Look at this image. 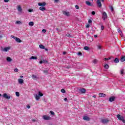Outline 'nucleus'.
<instances>
[{
	"label": "nucleus",
	"mask_w": 125,
	"mask_h": 125,
	"mask_svg": "<svg viewBox=\"0 0 125 125\" xmlns=\"http://www.w3.org/2000/svg\"><path fill=\"white\" fill-rule=\"evenodd\" d=\"M125 72V69H121V75H124V72Z\"/></svg>",
	"instance_id": "obj_29"
},
{
	"label": "nucleus",
	"mask_w": 125,
	"mask_h": 125,
	"mask_svg": "<svg viewBox=\"0 0 125 125\" xmlns=\"http://www.w3.org/2000/svg\"><path fill=\"white\" fill-rule=\"evenodd\" d=\"M39 47H40V48H41V49H45V47L42 44H40L39 45Z\"/></svg>",
	"instance_id": "obj_23"
},
{
	"label": "nucleus",
	"mask_w": 125,
	"mask_h": 125,
	"mask_svg": "<svg viewBox=\"0 0 125 125\" xmlns=\"http://www.w3.org/2000/svg\"><path fill=\"white\" fill-rule=\"evenodd\" d=\"M50 113L51 114V115H52V116H54V112H53V111H50Z\"/></svg>",
	"instance_id": "obj_40"
},
{
	"label": "nucleus",
	"mask_w": 125,
	"mask_h": 125,
	"mask_svg": "<svg viewBox=\"0 0 125 125\" xmlns=\"http://www.w3.org/2000/svg\"><path fill=\"white\" fill-rule=\"evenodd\" d=\"M29 25L31 26H34V22H33V21L30 22L29 23Z\"/></svg>",
	"instance_id": "obj_27"
},
{
	"label": "nucleus",
	"mask_w": 125,
	"mask_h": 125,
	"mask_svg": "<svg viewBox=\"0 0 125 125\" xmlns=\"http://www.w3.org/2000/svg\"><path fill=\"white\" fill-rule=\"evenodd\" d=\"M101 122L102 124H108V123L109 122V120L106 119H102Z\"/></svg>",
	"instance_id": "obj_6"
},
{
	"label": "nucleus",
	"mask_w": 125,
	"mask_h": 125,
	"mask_svg": "<svg viewBox=\"0 0 125 125\" xmlns=\"http://www.w3.org/2000/svg\"><path fill=\"white\" fill-rule=\"evenodd\" d=\"M18 11H20V12L22 11V8H21V6H19L18 7Z\"/></svg>",
	"instance_id": "obj_25"
},
{
	"label": "nucleus",
	"mask_w": 125,
	"mask_h": 125,
	"mask_svg": "<svg viewBox=\"0 0 125 125\" xmlns=\"http://www.w3.org/2000/svg\"><path fill=\"white\" fill-rule=\"evenodd\" d=\"M85 3L88 6H93V5L89 1H86Z\"/></svg>",
	"instance_id": "obj_12"
},
{
	"label": "nucleus",
	"mask_w": 125,
	"mask_h": 125,
	"mask_svg": "<svg viewBox=\"0 0 125 125\" xmlns=\"http://www.w3.org/2000/svg\"><path fill=\"white\" fill-rule=\"evenodd\" d=\"M20 78H21L22 79V78H23V76L21 75L20 76Z\"/></svg>",
	"instance_id": "obj_61"
},
{
	"label": "nucleus",
	"mask_w": 125,
	"mask_h": 125,
	"mask_svg": "<svg viewBox=\"0 0 125 125\" xmlns=\"http://www.w3.org/2000/svg\"><path fill=\"white\" fill-rule=\"evenodd\" d=\"M97 3L99 7H101V6H102V4L101 3L100 0H97Z\"/></svg>",
	"instance_id": "obj_13"
},
{
	"label": "nucleus",
	"mask_w": 125,
	"mask_h": 125,
	"mask_svg": "<svg viewBox=\"0 0 125 125\" xmlns=\"http://www.w3.org/2000/svg\"><path fill=\"white\" fill-rule=\"evenodd\" d=\"M94 38H97V35H94Z\"/></svg>",
	"instance_id": "obj_58"
},
{
	"label": "nucleus",
	"mask_w": 125,
	"mask_h": 125,
	"mask_svg": "<svg viewBox=\"0 0 125 125\" xmlns=\"http://www.w3.org/2000/svg\"><path fill=\"white\" fill-rule=\"evenodd\" d=\"M39 63H40V64H42V63H43V62L42 61H40L39 62Z\"/></svg>",
	"instance_id": "obj_53"
},
{
	"label": "nucleus",
	"mask_w": 125,
	"mask_h": 125,
	"mask_svg": "<svg viewBox=\"0 0 125 125\" xmlns=\"http://www.w3.org/2000/svg\"><path fill=\"white\" fill-rule=\"evenodd\" d=\"M29 59L30 60H37V59H38V58L35 56H31V57H30Z\"/></svg>",
	"instance_id": "obj_21"
},
{
	"label": "nucleus",
	"mask_w": 125,
	"mask_h": 125,
	"mask_svg": "<svg viewBox=\"0 0 125 125\" xmlns=\"http://www.w3.org/2000/svg\"><path fill=\"white\" fill-rule=\"evenodd\" d=\"M86 28H89V24H88L86 25Z\"/></svg>",
	"instance_id": "obj_51"
},
{
	"label": "nucleus",
	"mask_w": 125,
	"mask_h": 125,
	"mask_svg": "<svg viewBox=\"0 0 125 125\" xmlns=\"http://www.w3.org/2000/svg\"><path fill=\"white\" fill-rule=\"evenodd\" d=\"M43 73H44L45 74H47V73L48 72V70L47 69L46 70H44L43 71Z\"/></svg>",
	"instance_id": "obj_37"
},
{
	"label": "nucleus",
	"mask_w": 125,
	"mask_h": 125,
	"mask_svg": "<svg viewBox=\"0 0 125 125\" xmlns=\"http://www.w3.org/2000/svg\"><path fill=\"white\" fill-rule=\"evenodd\" d=\"M36 120H35V119H33L32 120V122H33V123H35V122H36Z\"/></svg>",
	"instance_id": "obj_57"
},
{
	"label": "nucleus",
	"mask_w": 125,
	"mask_h": 125,
	"mask_svg": "<svg viewBox=\"0 0 125 125\" xmlns=\"http://www.w3.org/2000/svg\"><path fill=\"white\" fill-rule=\"evenodd\" d=\"M117 118H118V120H119V121H122L123 123H125V117L124 116H121V115L118 114L117 115Z\"/></svg>",
	"instance_id": "obj_2"
},
{
	"label": "nucleus",
	"mask_w": 125,
	"mask_h": 125,
	"mask_svg": "<svg viewBox=\"0 0 125 125\" xmlns=\"http://www.w3.org/2000/svg\"><path fill=\"white\" fill-rule=\"evenodd\" d=\"M11 37L14 39L17 42H22V41H21V39H20L19 38H17L14 36L12 35Z\"/></svg>",
	"instance_id": "obj_3"
},
{
	"label": "nucleus",
	"mask_w": 125,
	"mask_h": 125,
	"mask_svg": "<svg viewBox=\"0 0 125 125\" xmlns=\"http://www.w3.org/2000/svg\"><path fill=\"white\" fill-rule=\"evenodd\" d=\"M110 59H111V58H104V61H107L110 60Z\"/></svg>",
	"instance_id": "obj_35"
},
{
	"label": "nucleus",
	"mask_w": 125,
	"mask_h": 125,
	"mask_svg": "<svg viewBox=\"0 0 125 125\" xmlns=\"http://www.w3.org/2000/svg\"><path fill=\"white\" fill-rule=\"evenodd\" d=\"M69 68H70V67H67V69H69Z\"/></svg>",
	"instance_id": "obj_64"
},
{
	"label": "nucleus",
	"mask_w": 125,
	"mask_h": 125,
	"mask_svg": "<svg viewBox=\"0 0 125 125\" xmlns=\"http://www.w3.org/2000/svg\"><path fill=\"white\" fill-rule=\"evenodd\" d=\"M102 18L104 21H105L106 19H107V13H106L105 12H103L102 14Z\"/></svg>",
	"instance_id": "obj_4"
},
{
	"label": "nucleus",
	"mask_w": 125,
	"mask_h": 125,
	"mask_svg": "<svg viewBox=\"0 0 125 125\" xmlns=\"http://www.w3.org/2000/svg\"><path fill=\"white\" fill-rule=\"evenodd\" d=\"M98 49H101V46L100 45L98 46Z\"/></svg>",
	"instance_id": "obj_50"
},
{
	"label": "nucleus",
	"mask_w": 125,
	"mask_h": 125,
	"mask_svg": "<svg viewBox=\"0 0 125 125\" xmlns=\"http://www.w3.org/2000/svg\"><path fill=\"white\" fill-rule=\"evenodd\" d=\"M99 96L100 97H105L106 96V94L103 93H100L99 94Z\"/></svg>",
	"instance_id": "obj_14"
},
{
	"label": "nucleus",
	"mask_w": 125,
	"mask_h": 125,
	"mask_svg": "<svg viewBox=\"0 0 125 125\" xmlns=\"http://www.w3.org/2000/svg\"><path fill=\"white\" fill-rule=\"evenodd\" d=\"M83 48L84 50H89V47L88 46H85Z\"/></svg>",
	"instance_id": "obj_26"
},
{
	"label": "nucleus",
	"mask_w": 125,
	"mask_h": 125,
	"mask_svg": "<svg viewBox=\"0 0 125 125\" xmlns=\"http://www.w3.org/2000/svg\"><path fill=\"white\" fill-rule=\"evenodd\" d=\"M16 24H18V25H21V22L20 21H16Z\"/></svg>",
	"instance_id": "obj_31"
},
{
	"label": "nucleus",
	"mask_w": 125,
	"mask_h": 125,
	"mask_svg": "<svg viewBox=\"0 0 125 125\" xmlns=\"http://www.w3.org/2000/svg\"><path fill=\"white\" fill-rule=\"evenodd\" d=\"M43 63H47V61L46 60H43L42 61Z\"/></svg>",
	"instance_id": "obj_42"
},
{
	"label": "nucleus",
	"mask_w": 125,
	"mask_h": 125,
	"mask_svg": "<svg viewBox=\"0 0 125 125\" xmlns=\"http://www.w3.org/2000/svg\"><path fill=\"white\" fill-rule=\"evenodd\" d=\"M104 68H105V69H109V65H108V64H105V65H104Z\"/></svg>",
	"instance_id": "obj_33"
},
{
	"label": "nucleus",
	"mask_w": 125,
	"mask_h": 125,
	"mask_svg": "<svg viewBox=\"0 0 125 125\" xmlns=\"http://www.w3.org/2000/svg\"><path fill=\"white\" fill-rule=\"evenodd\" d=\"M115 99H116V98L114 96H112L109 98V101L110 102H113V101H115Z\"/></svg>",
	"instance_id": "obj_11"
},
{
	"label": "nucleus",
	"mask_w": 125,
	"mask_h": 125,
	"mask_svg": "<svg viewBox=\"0 0 125 125\" xmlns=\"http://www.w3.org/2000/svg\"><path fill=\"white\" fill-rule=\"evenodd\" d=\"M40 10H41V11H44V10H46V9L44 6H41L39 8Z\"/></svg>",
	"instance_id": "obj_16"
},
{
	"label": "nucleus",
	"mask_w": 125,
	"mask_h": 125,
	"mask_svg": "<svg viewBox=\"0 0 125 125\" xmlns=\"http://www.w3.org/2000/svg\"><path fill=\"white\" fill-rule=\"evenodd\" d=\"M18 81L19 83H20L21 84H22V83H24V80H23L22 79H18Z\"/></svg>",
	"instance_id": "obj_18"
},
{
	"label": "nucleus",
	"mask_w": 125,
	"mask_h": 125,
	"mask_svg": "<svg viewBox=\"0 0 125 125\" xmlns=\"http://www.w3.org/2000/svg\"><path fill=\"white\" fill-rule=\"evenodd\" d=\"M109 8L111 9V11H114V8H113V6H109Z\"/></svg>",
	"instance_id": "obj_38"
},
{
	"label": "nucleus",
	"mask_w": 125,
	"mask_h": 125,
	"mask_svg": "<svg viewBox=\"0 0 125 125\" xmlns=\"http://www.w3.org/2000/svg\"><path fill=\"white\" fill-rule=\"evenodd\" d=\"M43 120H45V121H48V120H50V117L44 115L43 116Z\"/></svg>",
	"instance_id": "obj_9"
},
{
	"label": "nucleus",
	"mask_w": 125,
	"mask_h": 125,
	"mask_svg": "<svg viewBox=\"0 0 125 125\" xmlns=\"http://www.w3.org/2000/svg\"><path fill=\"white\" fill-rule=\"evenodd\" d=\"M32 79H33L34 80H36V79H39V78H38V77H37L36 75H33L32 76Z\"/></svg>",
	"instance_id": "obj_24"
},
{
	"label": "nucleus",
	"mask_w": 125,
	"mask_h": 125,
	"mask_svg": "<svg viewBox=\"0 0 125 125\" xmlns=\"http://www.w3.org/2000/svg\"><path fill=\"white\" fill-rule=\"evenodd\" d=\"M88 23L89 24H91V23H92V21H91V20H89Z\"/></svg>",
	"instance_id": "obj_46"
},
{
	"label": "nucleus",
	"mask_w": 125,
	"mask_h": 125,
	"mask_svg": "<svg viewBox=\"0 0 125 125\" xmlns=\"http://www.w3.org/2000/svg\"><path fill=\"white\" fill-rule=\"evenodd\" d=\"M79 90L81 93H85V91H86V90H85L84 88L81 89Z\"/></svg>",
	"instance_id": "obj_17"
},
{
	"label": "nucleus",
	"mask_w": 125,
	"mask_h": 125,
	"mask_svg": "<svg viewBox=\"0 0 125 125\" xmlns=\"http://www.w3.org/2000/svg\"><path fill=\"white\" fill-rule=\"evenodd\" d=\"M83 120H84V121H86L87 122H89V121H90V118H89V117H88V116H84L83 117Z\"/></svg>",
	"instance_id": "obj_10"
},
{
	"label": "nucleus",
	"mask_w": 125,
	"mask_h": 125,
	"mask_svg": "<svg viewBox=\"0 0 125 125\" xmlns=\"http://www.w3.org/2000/svg\"><path fill=\"white\" fill-rule=\"evenodd\" d=\"M78 56H82L83 55V53H82V52H79L78 53Z\"/></svg>",
	"instance_id": "obj_36"
},
{
	"label": "nucleus",
	"mask_w": 125,
	"mask_h": 125,
	"mask_svg": "<svg viewBox=\"0 0 125 125\" xmlns=\"http://www.w3.org/2000/svg\"><path fill=\"white\" fill-rule=\"evenodd\" d=\"M61 91V92H62V93H66V90H65V89H62Z\"/></svg>",
	"instance_id": "obj_32"
},
{
	"label": "nucleus",
	"mask_w": 125,
	"mask_h": 125,
	"mask_svg": "<svg viewBox=\"0 0 125 125\" xmlns=\"http://www.w3.org/2000/svg\"><path fill=\"white\" fill-rule=\"evenodd\" d=\"M16 95L18 97H19V96H20V93H19V92H16Z\"/></svg>",
	"instance_id": "obj_30"
},
{
	"label": "nucleus",
	"mask_w": 125,
	"mask_h": 125,
	"mask_svg": "<svg viewBox=\"0 0 125 125\" xmlns=\"http://www.w3.org/2000/svg\"><path fill=\"white\" fill-rule=\"evenodd\" d=\"M64 101H68V99L67 98H65L64 99Z\"/></svg>",
	"instance_id": "obj_54"
},
{
	"label": "nucleus",
	"mask_w": 125,
	"mask_h": 125,
	"mask_svg": "<svg viewBox=\"0 0 125 125\" xmlns=\"http://www.w3.org/2000/svg\"><path fill=\"white\" fill-rule=\"evenodd\" d=\"M91 15H95V12L94 11H92Z\"/></svg>",
	"instance_id": "obj_45"
},
{
	"label": "nucleus",
	"mask_w": 125,
	"mask_h": 125,
	"mask_svg": "<svg viewBox=\"0 0 125 125\" xmlns=\"http://www.w3.org/2000/svg\"><path fill=\"white\" fill-rule=\"evenodd\" d=\"M75 8L76 9H79L80 8V7L78 5H75Z\"/></svg>",
	"instance_id": "obj_41"
},
{
	"label": "nucleus",
	"mask_w": 125,
	"mask_h": 125,
	"mask_svg": "<svg viewBox=\"0 0 125 125\" xmlns=\"http://www.w3.org/2000/svg\"><path fill=\"white\" fill-rule=\"evenodd\" d=\"M14 71L16 72V73H17V72H18V68H15L14 69Z\"/></svg>",
	"instance_id": "obj_47"
},
{
	"label": "nucleus",
	"mask_w": 125,
	"mask_h": 125,
	"mask_svg": "<svg viewBox=\"0 0 125 125\" xmlns=\"http://www.w3.org/2000/svg\"><path fill=\"white\" fill-rule=\"evenodd\" d=\"M42 32L44 33H46V30H45L44 29H42Z\"/></svg>",
	"instance_id": "obj_43"
},
{
	"label": "nucleus",
	"mask_w": 125,
	"mask_h": 125,
	"mask_svg": "<svg viewBox=\"0 0 125 125\" xmlns=\"http://www.w3.org/2000/svg\"><path fill=\"white\" fill-rule=\"evenodd\" d=\"M42 96H43V94L42 93L41 91L38 92V94L35 95V99H36V100H40V98H41Z\"/></svg>",
	"instance_id": "obj_1"
},
{
	"label": "nucleus",
	"mask_w": 125,
	"mask_h": 125,
	"mask_svg": "<svg viewBox=\"0 0 125 125\" xmlns=\"http://www.w3.org/2000/svg\"><path fill=\"white\" fill-rule=\"evenodd\" d=\"M27 108H28V109H30V105L27 106Z\"/></svg>",
	"instance_id": "obj_60"
},
{
	"label": "nucleus",
	"mask_w": 125,
	"mask_h": 125,
	"mask_svg": "<svg viewBox=\"0 0 125 125\" xmlns=\"http://www.w3.org/2000/svg\"><path fill=\"white\" fill-rule=\"evenodd\" d=\"M63 14L64 15H65V16H70V14L69 13V12L65 11H63Z\"/></svg>",
	"instance_id": "obj_19"
},
{
	"label": "nucleus",
	"mask_w": 125,
	"mask_h": 125,
	"mask_svg": "<svg viewBox=\"0 0 125 125\" xmlns=\"http://www.w3.org/2000/svg\"><path fill=\"white\" fill-rule=\"evenodd\" d=\"M101 30H104V26L101 25Z\"/></svg>",
	"instance_id": "obj_48"
},
{
	"label": "nucleus",
	"mask_w": 125,
	"mask_h": 125,
	"mask_svg": "<svg viewBox=\"0 0 125 125\" xmlns=\"http://www.w3.org/2000/svg\"><path fill=\"white\" fill-rule=\"evenodd\" d=\"M1 94H0V97H1Z\"/></svg>",
	"instance_id": "obj_63"
},
{
	"label": "nucleus",
	"mask_w": 125,
	"mask_h": 125,
	"mask_svg": "<svg viewBox=\"0 0 125 125\" xmlns=\"http://www.w3.org/2000/svg\"><path fill=\"white\" fill-rule=\"evenodd\" d=\"M92 97H93L94 98H96V95H94L93 96H92Z\"/></svg>",
	"instance_id": "obj_55"
},
{
	"label": "nucleus",
	"mask_w": 125,
	"mask_h": 125,
	"mask_svg": "<svg viewBox=\"0 0 125 125\" xmlns=\"http://www.w3.org/2000/svg\"><path fill=\"white\" fill-rule=\"evenodd\" d=\"M38 5L39 6H45V5H46V3H45V2H39Z\"/></svg>",
	"instance_id": "obj_8"
},
{
	"label": "nucleus",
	"mask_w": 125,
	"mask_h": 125,
	"mask_svg": "<svg viewBox=\"0 0 125 125\" xmlns=\"http://www.w3.org/2000/svg\"><path fill=\"white\" fill-rule=\"evenodd\" d=\"M44 49L45 50H46V51H48V49L46 48H45V49Z\"/></svg>",
	"instance_id": "obj_56"
},
{
	"label": "nucleus",
	"mask_w": 125,
	"mask_h": 125,
	"mask_svg": "<svg viewBox=\"0 0 125 125\" xmlns=\"http://www.w3.org/2000/svg\"><path fill=\"white\" fill-rule=\"evenodd\" d=\"M28 11H29V12H33V9H29Z\"/></svg>",
	"instance_id": "obj_49"
},
{
	"label": "nucleus",
	"mask_w": 125,
	"mask_h": 125,
	"mask_svg": "<svg viewBox=\"0 0 125 125\" xmlns=\"http://www.w3.org/2000/svg\"><path fill=\"white\" fill-rule=\"evenodd\" d=\"M93 63H94V64H96V63H97V60H94L93 61Z\"/></svg>",
	"instance_id": "obj_39"
},
{
	"label": "nucleus",
	"mask_w": 125,
	"mask_h": 125,
	"mask_svg": "<svg viewBox=\"0 0 125 125\" xmlns=\"http://www.w3.org/2000/svg\"><path fill=\"white\" fill-rule=\"evenodd\" d=\"M4 2H8L9 1V0H4Z\"/></svg>",
	"instance_id": "obj_52"
},
{
	"label": "nucleus",
	"mask_w": 125,
	"mask_h": 125,
	"mask_svg": "<svg viewBox=\"0 0 125 125\" xmlns=\"http://www.w3.org/2000/svg\"><path fill=\"white\" fill-rule=\"evenodd\" d=\"M118 32L119 34H122L123 32L122 31V30H121V29L119 28L118 29Z\"/></svg>",
	"instance_id": "obj_34"
},
{
	"label": "nucleus",
	"mask_w": 125,
	"mask_h": 125,
	"mask_svg": "<svg viewBox=\"0 0 125 125\" xmlns=\"http://www.w3.org/2000/svg\"><path fill=\"white\" fill-rule=\"evenodd\" d=\"M66 37H68V38H72V35L69 33H67L66 34Z\"/></svg>",
	"instance_id": "obj_28"
},
{
	"label": "nucleus",
	"mask_w": 125,
	"mask_h": 125,
	"mask_svg": "<svg viewBox=\"0 0 125 125\" xmlns=\"http://www.w3.org/2000/svg\"><path fill=\"white\" fill-rule=\"evenodd\" d=\"M121 62H125V56H122L120 59Z\"/></svg>",
	"instance_id": "obj_15"
},
{
	"label": "nucleus",
	"mask_w": 125,
	"mask_h": 125,
	"mask_svg": "<svg viewBox=\"0 0 125 125\" xmlns=\"http://www.w3.org/2000/svg\"><path fill=\"white\" fill-rule=\"evenodd\" d=\"M1 38H2V36L0 35V39H1Z\"/></svg>",
	"instance_id": "obj_62"
},
{
	"label": "nucleus",
	"mask_w": 125,
	"mask_h": 125,
	"mask_svg": "<svg viewBox=\"0 0 125 125\" xmlns=\"http://www.w3.org/2000/svg\"><path fill=\"white\" fill-rule=\"evenodd\" d=\"M66 52H63V54L64 55H65V54H66Z\"/></svg>",
	"instance_id": "obj_59"
},
{
	"label": "nucleus",
	"mask_w": 125,
	"mask_h": 125,
	"mask_svg": "<svg viewBox=\"0 0 125 125\" xmlns=\"http://www.w3.org/2000/svg\"><path fill=\"white\" fill-rule=\"evenodd\" d=\"M2 97L5 98V99H7L8 100H9V99H10V96L7 95V94L5 93L2 95Z\"/></svg>",
	"instance_id": "obj_5"
},
{
	"label": "nucleus",
	"mask_w": 125,
	"mask_h": 125,
	"mask_svg": "<svg viewBox=\"0 0 125 125\" xmlns=\"http://www.w3.org/2000/svg\"><path fill=\"white\" fill-rule=\"evenodd\" d=\"M6 60L8 62H11L12 61V59L9 57H7Z\"/></svg>",
	"instance_id": "obj_22"
},
{
	"label": "nucleus",
	"mask_w": 125,
	"mask_h": 125,
	"mask_svg": "<svg viewBox=\"0 0 125 125\" xmlns=\"http://www.w3.org/2000/svg\"><path fill=\"white\" fill-rule=\"evenodd\" d=\"M9 49H10V47H4V48H2L1 50L2 51H4L5 52H7V51H8Z\"/></svg>",
	"instance_id": "obj_7"
},
{
	"label": "nucleus",
	"mask_w": 125,
	"mask_h": 125,
	"mask_svg": "<svg viewBox=\"0 0 125 125\" xmlns=\"http://www.w3.org/2000/svg\"><path fill=\"white\" fill-rule=\"evenodd\" d=\"M60 0H54V2H55L56 3H58Z\"/></svg>",
	"instance_id": "obj_44"
},
{
	"label": "nucleus",
	"mask_w": 125,
	"mask_h": 125,
	"mask_svg": "<svg viewBox=\"0 0 125 125\" xmlns=\"http://www.w3.org/2000/svg\"><path fill=\"white\" fill-rule=\"evenodd\" d=\"M114 63H119L120 62V60L118 58H116L114 60Z\"/></svg>",
	"instance_id": "obj_20"
}]
</instances>
